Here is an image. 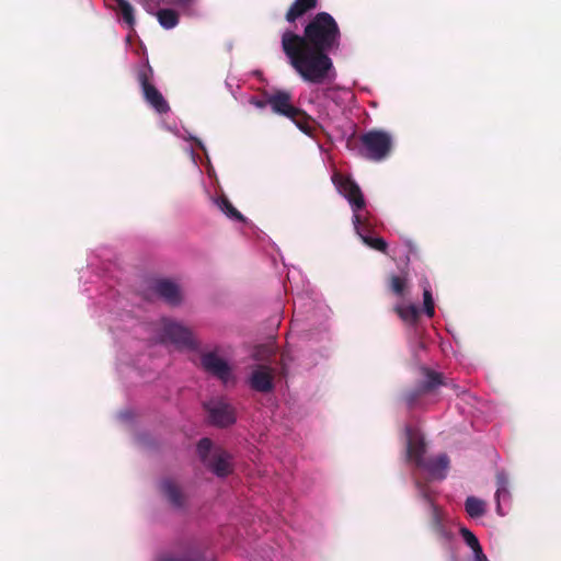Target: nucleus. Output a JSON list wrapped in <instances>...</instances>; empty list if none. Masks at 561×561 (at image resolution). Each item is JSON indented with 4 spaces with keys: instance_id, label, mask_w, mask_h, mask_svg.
Wrapping results in <instances>:
<instances>
[{
    "instance_id": "29",
    "label": "nucleus",
    "mask_w": 561,
    "mask_h": 561,
    "mask_svg": "<svg viewBox=\"0 0 561 561\" xmlns=\"http://www.w3.org/2000/svg\"><path fill=\"white\" fill-rule=\"evenodd\" d=\"M417 486H419V490H420V495L421 497L428 503L430 505V508H432V505H436L434 503V499H433V495H432V492L431 490L425 486V485H421L420 483H417Z\"/></svg>"
},
{
    "instance_id": "24",
    "label": "nucleus",
    "mask_w": 561,
    "mask_h": 561,
    "mask_svg": "<svg viewBox=\"0 0 561 561\" xmlns=\"http://www.w3.org/2000/svg\"><path fill=\"white\" fill-rule=\"evenodd\" d=\"M288 118L291 119L302 133L307 135L312 134V118L304 110L300 108V114Z\"/></svg>"
},
{
    "instance_id": "16",
    "label": "nucleus",
    "mask_w": 561,
    "mask_h": 561,
    "mask_svg": "<svg viewBox=\"0 0 561 561\" xmlns=\"http://www.w3.org/2000/svg\"><path fill=\"white\" fill-rule=\"evenodd\" d=\"M318 7V0H295L285 14V20L288 23H295L298 19L302 18L306 13L314 10Z\"/></svg>"
},
{
    "instance_id": "22",
    "label": "nucleus",
    "mask_w": 561,
    "mask_h": 561,
    "mask_svg": "<svg viewBox=\"0 0 561 561\" xmlns=\"http://www.w3.org/2000/svg\"><path fill=\"white\" fill-rule=\"evenodd\" d=\"M465 508L470 517L478 518L485 514L486 504L476 496H468L465 502Z\"/></svg>"
},
{
    "instance_id": "34",
    "label": "nucleus",
    "mask_w": 561,
    "mask_h": 561,
    "mask_svg": "<svg viewBox=\"0 0 561 561\" xmlns=\"http://www.w3.org/2000/svg\"><path fill=\"white\" fill-rule=\"evenodd\" d=\"M253 104H254L255 106H257V107L262 108V107H264L267 103H266V101H265V102H264V101H255V102H253Z\"/></svg>"
},
{
    "instance_id": "21",
    "label": "nucleus",
    "mask_w": 561,
    "mask_h": 561,
    "mask_svg": "<svg viewBox=\"0 0 561 561\" xmlns=\"http://www.w3.org/2000/svg\"><path fill=\"white\" fill-rule=\"evenodd\" d=\"M114 8L129 27L135 25L134 8L128 0H114Z\"/></svg>"
},
{
    "instance_id": "25",
    "label": "nucleus",
    "mask_w": 561,
    "mask_h": 561,
    "mask_svg": "<svg viewBox=\"0 0 561 561\" xmlns=\"http://www.w3.org/2000/svg\"><path fill=\"white\" fill-rule=\"evenodd\" d=\"M407 286L408 279L405 276L394 274L390 275L389 288L396 296L403 297L405 294Z\"/></svg>"
},
{
    "instance_id": "4",
    "label": "nucleus",
    "mask_w": 561,
    "mask_h": 561,
    "mask_svg": "<svg viewBox=\"0 0 561 561\" xmlns=\"http://www.w3.org/2000/svg\"><path fill=\"white\" fill-rule=\"evenodd\" d=\"M333 183L335 184L340 194H342L351 205L353 210V224H360L359 211L365 208L366 202L359 185L350 176L343 174H334Z\"/></svg>"
},
{
    "instance_id": "14",
    "label": "nucleus",
    "mask_w": 561,
    "mask_h": 561,
    "mask_svg": "<svg viewBox=\"0 0 561 561\" xmlns=\"http://www.w3.org/2000/svg\"><path fill=\"white\" fill-rule=\"evenodd\" d=\"M449 467V458L446 454L436 457L425 458L419 468L426 470L435 479H444Z\"/></svg>"
},
{
    "instance_id": "11",
    "label": "nucleus",
    "mask_w": 561,
    "mask_h": 561,
    "mask_svg": "<svg viewBox=\"0 0 561 561\" xmlns=\"http://www.w3.org/2000/svg\"><path fill=\"white\" fill-rule=\"evenodd\" d=\"M249 382L255 391L270 392L274 389V370L268 366L260 365L252 371Z\"/></svg>"
},
{
    "instance_id": "30",
    "label": "nucleus",
    "mask_w": 561,
    "mask_h": 561,
    "mask_svg": "<svg viewBox=\"0 0 561 561\" xmlns=\"http://www.w3.org/2000/svg\"><path fill=\"white\" fill-rule=\"evenodd\" d=\"M161 561H201L199 557H191V556H183V557H165L161 559Z\"/></svg>"
},
{
    "instance_id": "2",
    "label": "nucleus",
    "mask_w": 561,
    "mask_h": 561,
    "mask_svg": "<svg viewBox=\"0 0 561 561\" xmlns=\"http://www.w3.org/2000/svg\"><path fill=\"white\" fill-rule=\"evenodd\" d=\"M393 147L392 135L382 129H370L358 137V154L379 162L389 157Z\"/></svg>"
},
{
    "instance_id": "3",
    "label": "nucleus",
    "mask_w": 561,
    "mask_h": 561,
    "mask_svg": "<svg viewBox=\"0 0 561 561\" xmlns=\"http://www.w3.org/2000/svg\"><path fill=\"white\" fill-rule=\"evenodd\" d=\"M420 373L422 380H420L414 388L403 393V401L409 409L414 408L422 397L433 393L438 387L446 385L445 377L442 373L435 371L428 367H421Z\"/></svg>"
},
{
    "instance_id": "23",
    "label": "nucleus",
    "mask_w": 561,
    "mask_h": 561,
    "mask_svg": "<svg viewBox=\"0 0 561 561\" xmlns=\"http://www.w3.org/2000/svg\"><path fill=\"white\" fill-rule=\"evenodd\" d=\"M218 207L231 219L243 222L244 216L230 203V201L222 196L217 202Z\"/></svg>"
},
{
    "instance_id": "12",
    "label": "nucleus",
    "mask_w": 561,
    "mask_h": 561,
    "mask_svg": "<svg viewBox=\"0 0 561 561\" xmlns=\"http://www.w3.org/2000/svg\"><path fill=\"white\" fill-rule=\"evenodd\" d=\"M205 465L217 477H227L232 472L231 455L222 449L215 450Z\"/></svg>"
},
{
    "instance_id": "32",
    "label": "nucleus",
    "mask_w": 561,
    "mask_h": 561,
    "mask_svg": "<svg viewBox=\"0 0 561 561\" xmlns=\"http://www.w3.org/2000/svg\"><path fill=\"white\" fill-rule=\"evenodd\" d=\"M195 0H172V3L179 7H188Z\"/></svg>"
},
{
    "instance_id": "1",
    "label": "nucleus",
    "mask_w": 561,
    "mask_h": 561,
    "mask_svg": "<svg viewBox=\"0 0 561 561\" xmlns=\"http://www.w3.org/2000/svg\"><path fill=\"white\" fill-rule=\"evenodd\" d=\"M342 33L335 19L319 12L304 28L302 35L283 32L282 50L297 75L311 84H323L335 77L330 53L340 49Z\"/></svg>"
},
{
    "instance_id": "26",
    "label": "nucleus",
    "mask_w": 561,
    "mask_h": 561,
    "mask_svg": "<svg viewBox=\"0 0 561 561\" xmlns=\"http://www.w3.org/2000/svg\"><path fill=\"white\" fill-rule=\"evenodd\" d=\"M460 535L462 536L465 542L472 549L473 553L481 552L482 547H481L477 536L471 530H469L466 527H462L460 529Z\"/></svg>"
},
{
    "instance_id": "13",
    "label": "nucleus",
    "mask_w": 561,
    "mask_h": 561,
    "mask_svg": "<svg viewBox=\"0 0 561 561\" xmlns=\"http://www.w3.org/2000/svg\"><path fill=\"white\" fill-rule=\"evenodd\" d=\"M153 291L168 304L176 306L181 301V294L178 285L169 279H158L152 285Z\"/></svg>"
},
{
    "instance_id": "19",
    "label": "nucleus",
    "mask_w": 561,
    "mask_h": 561,
    "mask_svg": "<svg viewBox=\"0 0 561 561\" xmlns=\"http://www.w3.org/2000/svg\"><path fill=\"white\" fill-rule=\"evenodd\" d=\"M393 311L399 316V318L403 322H405L409 325L416 324L419 317H420V310L414 305H408V306L397 305L393 308Z\"/></svg>"
},
{
    "instance_id": "33",
    "label": "nucleus",
    "mask_w": 561,
    "mask_h": 561,
    "mask_svg": "<svg viewBox=\"0 0 561 561\" xmlns=\"http://www.w3.org/2000/svg\"><path fill=\"white\" fill-rule=\"evenodd\" d=\"M474 561H489L486 556L483 553V550L481 549V552H474Z\"/></svg>"
},
{
    "instance_id": "15",
    "label": "nucleus",
    "mask_w": 561,
    "mask_h": 561,
    "mask_svg": "<svg viewBox=\"0 0 561 561\" xmlns=\"http://www.w3.org/2000/svg\"><path fill=\"white\" fill-rule=\"evenodd\" d=\"M354 227L356 229V232L358 233V236L360 237V239L363 240V242L366 245H368L369 248L377 250L381 253L387 252L388 243L382 238L370 237L368 234V232H369L368 225L366 224V221L363 218H360V224L354 225Z\"/></svg>"
},
{
    "instance_id": "17",
    "label": "nucleus",
    "mask_w": 561,
    "mask_h": 561,
    "mask_svg": "<svg viewBox=\"0 0 561 561\" xmlns=\"http://www.w3.org/2000/svg\"><path fill=\"white\" fill-rule=\"evenodd\" d=\"M161 491L168 501L176 508L184 506L185 497L176 483L170 479L161 482Z\"/></svg>"
},
{
    "instance_id": "5",
    "label": "nucleus",
    "mask_w": 561,
    "mask_h": 561,
    "mask_svg": "<svg viewBox=\"0 0 561 561\" xmlns=\"http://www.w3.org/2000/svg\"><path fill=\"white\" fill-rule=\"evenodd\" d=\"M152 68L147 65L139 69L137 79L141 88L145 101L159 114H165L170 106L162 93L154 87L152 81Z\"/></svg>"
},
{
    "instance_id": "6",
    "label": "nucleus",
    "mask_w": 561,
    "mask_h": 561,
    "mask_svg": "<svg viewBox=\"0 0 561 561\" xmlns=\"http://www.w3.org/2000/svg\"><path fill=\"white\" fill-rule=\"evenodd\" d=\"M210 424L226 427L236 422V412L231 404L224 400H210L204 404Z\"/></svg>"
},
{
    "instance_id": "7",
    "label": "nucleus",
    "mask_w": 561,
    "mask_h": 561,
    "mask_svg": "<svg viewBox=\"0 0 561 561\" xmlns=\"http://www.w3.org/2000/svg\"><path fill=\"white\" fill-rule=\"evenodd\" d=\"M201 365L206 373L213 375L224 383H228L233 379L232 368L227 360L218 356L216 352L202 353Z\"/></svg>"
},
{
    "instance_id": "10",
    "label": "nucleus",
    "mask_w": 561,
    "mask_h": 561,
    "mask_svg": "<svg viewBox=\"0 0 561 561\" xmlns=\"http://www.w3.org/2000/svg\"><path fill=\"white\" fill-rule=\"evenodd\" d=\"M293 95L286 90H276L267 95L266 103L271 106L275 114L285 117H295L300 114V108L293 104Z\"/></svg>"
},
{
    "instance_id": "28",
    "label": "nucleus",
    "mask_w": 561,
    "mask_h": 561,
    "mask_svg": "<svg viewBox=\"0 0 561 561\" xmlns=\"http://www.w3.org/2000/svg\"><path fill=\"white\" fill-rule=\"evenodd\" d=\"M213 443L209 438H202L197 444V451L204 463L207 462L208 458L210 457V450H211Z\"/></svg>"
},
{
    "instance_id": "20",
    "label": "nucleus",
    "mask_w": 561,
    "mask_h": 561,
    "mask_svg": "<svg viewBox=\"0 0 561 561\" xmlns=\"http://www.w3.org/2000/svg\"><path fill=\"white\" fill-rule=\"evenodd\" d=\"M154 14L159 24L165 30L173 28L179 24L180 15L174 9H160Z\"/></svg>"
},
{
    "instance_id": "8",
    "label": "nucleus",
    "mask_w": 561,
    "mask_h": 561,
    "mask_svg": "<svg viewBox=\"0 0 561 561\" xmlns=\"http://www.w3.org/2000/svg\"><path fill=\"white\" fill-rule=\"evenodd\" d=\"M407 439V459L416 467L423 465L425 460L426 444L421 432L411 425L404 427Z\"/></svg>"
},
{
    "instance_id": "9",
    "label": "nucleus",
    "mask_w": 561,
    "mask_h": 561,
    "mask_svg": "<svg viewBox=\"0 0 561 561\" xmlns=\"http://www.w3.org/2000/svg\"><path fill=\"white\" fill-rule=\"evenodd\" d=\"M162 336L164 340H168L180 347L194 350L197 346L192 331L171 320L163 321Z\"/></svg>"
},
{
    "instance_id": "18",
    "label": "nucleus",
    "mask_w": 561,
    "mask_h": 561,
    "mask_svg": "<svg viewBox=\"0 0 561 561\" xmlns=\"http://www.w3.org/2000/svg\"><path fill=\"white\" fill-rule=\"evenodd\" d=\"M431 528L439 538H449V531L444 524V513L437 505L431 508Z\"/></svg>"
},
{
    "instance_id": "31",
    "label": "nucleus",
    "mask_w": 561,
    "mask_h": 561,
    "mask_svg": "<svg viewBox=\"0 0 561 561\" xmlns=\"http://www.w3.org/2000/svg\"><path fill=\"white\" fill-rule=\"evenodd\" d=\"M502 494H507V490H506L504 483H502V485H500L495 492L496 501H500V497ZM500 510H501L500 502H497V512H500Z\"/></svg>"
},
{
    "instance_id": "27",
    "label": "nucleus",
    "mask_w": 561,
    "mask_h": 561,
    "mask_svg": "<svg viewBox=\"0 0 561 561\" xmlns=\"http://www.w3.org/2000/svg\"><path fill=\"white\" fill-rule=\"evenodd\" d=\"M424 312L427 317L432 318L435 313L434 299L431 288L428 286L423 288Z\"/></svg>"
}]
</instances>
